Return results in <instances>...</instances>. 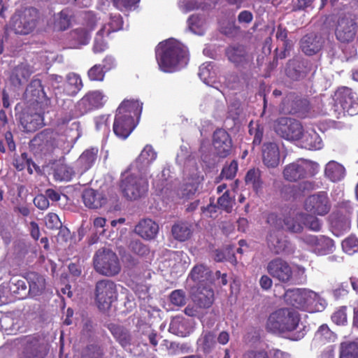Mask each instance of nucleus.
Masks as SVG:
<instances>
[{
  "mask_svg": "<svg viewBox=\"0 0 358 358\" xmlns=\"http://www.w3.org/2000/svg\"><path fill=\"white\" fill-rule=\"evenodd\" d=\"M155 54L159 69L165 73L178 71L185 66L188 62L186 47L173 39L159 43Z\"/></svg>",
  "mask_w": 358,
  "mask_h": 358,
  "instance_id": "1",
  "label": "nucleus"
},
{
  "mask_svg": "<svg viewBox=\"0 0 358 358\" xmlns=\"http://www.w3.org/2000/svg\"><path fill=\"white\" fill-rule=\"evenodd\" d=\"M299 313L289 308H279L271 313L266 322V329L273 333H288L299 325Z\"/></svg>",
  "mask_w": 358,
  "mask_h": 358,
  "instance_id": "2",
  "label": "nucleus"
},
{
  "mask_svg": "<svg viewBox=\"0 0 358 358\" xmlns=\"http://www.w3.org/2000/svg\"><path fill=\"white\" fill-rule=\"evenodd\" d=\"M94 270L101 275L112 277L121 271V265L117 255L110 249L101 248L94 255Z\"/></svg>",
  "mask_w": 358,
  "mask_h": 358,
  "instance_id": "3",
  "label": "nucleus"
},
{
  "mask_svg": "<svg viewBox=\"0 0 358 358\" xmlns=\"http://www.w3.org/2000/svg\"><path fill=\"white\" fill-rule=\"evenodd\" d=\"M267 223L270 227L266 236L268 248L276 254L289 252V243L280 231L283 228L282 219L275 214H270L267 217Z\"/></svg>",
  "mask_w": 358,
  "mask_h": 358,
  "instance_id": "4",
  "label": "nucleus"
},
{
  "mask_svg": "<svg viewBox=\"0 0 358 358\" xmlns=\"http://www.w3.org/2000/svg\"><path fill=\"white\" fill-rule=\"evenodd\" d=\"M131 173L125 176L121 182V189L129 199L135 200L143 196L148 191L147 173L131 170Z\"/></svg>",
  "mask_w": 358,
  "mask_h": 358,
  "instance_id": "5",
  "label": "nucleus"
},
{
  "mask_svg": "<svg viewBox=\"0 0 358 358\" xmlns=\"http://www.w3.org/2000/svg\"><path fill=\"white\" fill-rule=\"evenodd\" d=\"M38 19V10L33 8H25L15 13L10 22V28L16 34L27 35L36 27Z\"/></svg>",
  "mask_w": 358,
  "mask_h": 358,
  "instance_id": "6",
  "label": "nucleus"
},
{
  "mask_svg": "<svg viewBox=\"0 0 358 358\" xmlns=\"http://www.w3.org/2000/svg\"><path fill=\"white\" fill-rule=\"evenodd\" d=\"M318 170L319 165L317 163L300 159L285 166L283 170V177L286 180L295 182L315 175Z\"/></svg>",
  "mask_w": 358,
  "mask_h": 358,
  "instance_id": "7",
  "label": "nucleus"
},
{
  "mask_svg": "<svg viewBox=\"0 0 358 358\" xmlns=\"http://www.w3.org/2000/svg\"><path fill=\"white\" fill-rule=\"evenodd\" d=\"M117 286L110 280H101L95 286V300L99 309L106 310L116 299Z\"/></svg>",
  "mask_w": 358,
  "mask_h": 358,
  "instance_id": "8",
  "label": "nucleus"
},
{
  "mask_svg": "<svg viewBox=\"0 0 358 358\" xmlns=\"http://www.w3.org/2000/svg\"><path fill=\"white\" fill-rule=\"evenodd\" d=\"M21 345L20 358H45L48 353V345L38 336H25L21 338Z\"/></svg>",
  "mask_w": 358,
  "mask_h": 358,
  "instance_id": "9",
  "label": "nucleus"
},
{
  "mask_svg": "<svg viewBox=\"0 0 358 358\" xmlns=\"http://www.w3.org/2000/svg\"><path fill=\"white\" fill-rule=\"evenodd\" d=\"M274 129L279 136L288 141L299 140L303 130L299 121L285 117L277 120Z\"/></svg>",
  "mask_w": 358,
  "mask_h": 358,
  "instance_id": "10",
  "label": "nucleus"
},
{
  "mask_svg": "<svg viewBox=\"0 0 358 358\" xmlns=\"http://www.w3.org/2000/svg\"><path fill=\"white\" fill-rule=\"evenodd\" d=\"M268 273L275 280L282 283H292L294 271L288 262L281 258H275L268 263Z\"/></svg>",
  "mask_w": 358,
  "mask_h": 358,
  "instance_id": "11",
  "label": "nucleus"
},
{
  "mask_svg": "<svg viewBox=\"0 0 358 358\" xmlns=\"http://www.w3.org/2000/svg\"><path fill=\"white\" fill-rule=\"evenodd\" d=\"M126 103L120 104L117 109V114L113 124L115 134L122 139H126L136 126L131 115L123 114V112L127 109L124 108Z\"/></svg>",
  "mask_w": 358,
  "mask_h": 358,
  "instance_id": "12",
  "label": "nucleus"
},
{
  "mask_svg": "<svg viewBox=\"0 0 358 358\" xmlns=\"http://www.w3.org/2000/svg\"><path fill=\"white\" fill-rule=\"evenodd\" d=\"M334 100L349 115L358 113V96L351 89L346 87L339 88L335 93Z\"/></svg>",
  "mask_w": 358,
  "mask_h": 358,
  "instance_id": "13",
  "label": "nucleus"
},
{
  "mask_svg": "<svg viewBox=\"0 0 358 358\" xmlns=\"http://www.w3.org/2000/svg\"><path fill=\"white\" fill-rule=\"evenodd\" d=\"M303 241L318 255L331 253L335 248L334 241L324 236L308 235L303 238Z\"/></svg>",
  "mask_w": 358,
  "mask_h": 358,
  "instance_id": "14",
  "label": "nucleus"
},
{
  "mask_svg": "<svg viewBox=\"0 0 358 358\" xmlns=\"http://www.w3.org/2000/svg\"><path fill=\"white\" fill-rule=\"evenodd\" d=\"M107 97L101 90L90 91L77 103L80 113H85L92 109L102 107L106 102Z\"/></svg>",
  "mask_w": 358,
  "mask_h": 358,
  "instance_id": "15",
  "label": "nucleus"
},
{
  "mask_svg": "<svg viewBox=\"0 0 358 358\" xmlns=\"http://www.w3.org/2000/svg\"><path fill=\"white\" fill-rule=\"evenodd\" d=\"M305 209L318 215H324L330 210L329 199L325 192L309 196L305 201Z\"/></svg>",
  "mask_w": 358,
  "mask_h": 358,
  "instance_id": "16",
  "label": "nucleus"
},
{
  "mask_svg": "<svg viewBox=\"0 0 358 358\" xmlns=\"http://www.w3.org/2000/svg\"><path fill=\"white\" fill-rule=\"evenodd\" d=\"M121 19L119 16H115L111 19V22L107 24H104L97 32L94 39L93 51L95 53H99L104 51L107 48V44L103 40V36L108 35L112 31H116L120 29Z\"/></svg>",
  "mask_w": 358,
  "mask_h": 358,
  "instance_id": "17",
  "label": "nucleus"
},
{
  "mask_svg": "<svg viewBox=\"0 0 358 358\" xmlns=\"http://www.w3.org/2000/svg\"><path fill=\"white\" fill-rule=\"evenodd\" d=\"M357 28V25L352 19L340 18L336 29V36L342 43H349L355 38Z\"/></svg>",
  "mask_w": 358,
  "mask_h": 358,
  "instance_id": "18",
  "label": "nucleus"
},
{
  "mask_svg": "<svg viewBox=\"0 0 358 358\" xmlns=\"http://www.w3.org/2000/svg\"><path fill=\"white\" fill-rule=\"evenodd\" d=\"M264 164L268 169L275 168L280 164V154L278 144L273 141L264 143L262 148Z\"/></svg>",
  "mask_w": 358,
  "mask_h": 358,
  "instance_id": "19",
  "label": "nucleus"
},
{
  "mask_svg": "<svg viewBox=\"0 0 358 358\" xmlns=\"http://www.w3.org/2000/svg\"><path fill=\"white\" fill-rule=\"evenodd\" d=\"M157 152L150 145L144 147L136 160L131 164V170L147 173L148 166L156 159Z\"/></svg>",
  "mask_w": 358,
  "mask_h": 358,
  "instance_id": "20",
  "label": "nucleus"
},
{
  "mask_svg": "<svg viewBox=\"0 0 358 358\" xmlns=\"http://www.w3.org/2000/svg\"><path fill=\"white\" fill-rule=\"evenodd\" d=\"M213 145L217 155L225 157L231 149V141L228 133L223 129H217L213 134Z\"/></svg>",
  "mask_w": 358,
  "mask_h": 358,
  "instance_id": "21",
  "label": "nucleus"
},
{
  "mask_svg": "<svg viewBox=\"0 0 358 358\" xmlns=\"http://www.w3.org/2000/svg\"><path fill=\"white\" fill-rule=\"evenodd\" d=\"M29 284L28 296L34 298L43 294L46 287L45 277L36 272H29L24 276Z\"/></svg>",
  "mask_w": 358,
  "mask_h": 358,
  "instance_id": "22",
  "label": "nucleus"
},
{
  "mask_svg": "<svg viewBox=\"0 0 358 358\" xmlns=\"http://www.w3.org/2000/svg\"><path fill=\"white\" fill-rule=\"evenodd\" d=\"M192 300L195 306L200 308H208L211 306L214 300V292L213 289L208 285H199L196 289L193 292Z\"/></svg>",
  "mask_w": 358,
  "mask_h": 358,
  "instance_id": "23",
  "label": "nucleus"
},
{
  "mask_svg": "<svg viewBox=\"0 0 358 358\" xmlns=\"http://www.w3.org/2000/svg\"><path fill=\"white\" fill-rule=\"evenodd\" d=\"M98 148H92L84 151L74 163V168L78 175H82L89 170L96 160Z\"/></svg>",
  "mask_w": 358,
  "mask_h": 358,
  "instance_id": "24",
  "label": "nucleus"
},
{
  "mask_svg": "<svg viewBox=\"0 0 358 358\" xmlns=\"http://www.w3.org/2000/svg\"><path fill=\"white\" fill-rule=\"evenodd\" d=\"M323 44V38L315 34H309L304 36L300 42L302 52L307 55H313L317 53L322 49Z\"/></svg>",
  "mask_w": 358,
  "mask_h": 358,
  "instance_id": "25",
  "label": "nucleus"
},
{
  "mask_svg": "<svg viewBox=\"0 0 358 358\" xmlns=\"http://www.w3.org/2000/svg\"><path fill=\"white\" fill-rule=\"evenodd\" d=\"M158 230V224L150 219L140 221L135 227V232L145 240L155 238Z\"/></svg>",
  "mask_w": 358,
  "mask_h": 358,
  "instance_id": "26",
  "label": "nucleus"
},
{
  "mask_svg": "<svg viewBox=\"0 0 358 358\" xmlns=\"http://www.w3.org/2000/svg\"><path fill=\"white\" fill-rule=\"evenodd\" d=\"M304 308L308 311H322L326 306V301L316 292L305 289Z\"/></svg>",
  "mask_w": 358,
  "mask_h": 358,
  "instance_id": "27",
  "label": "nucleus"
},
{
  "mask_svg": "<svg viewBox=\"0 0 358 358\" xmlns=\"http://www.w3.org/2000/svg\"><path fill=\"white\" fill-rule=\"evenodd\" d=\"M33 72V68L28 64L17 65L12 71L10 82L14 86H20L27 81Z\"/></svg>",
  "mask_w": 358,
  "mask_h": 358,
  "instance_id": "28",
  "label": "nucleus"
},
{
  "mask_svg": "<svg viewBox=\"0 0 358 358\" xmlns=\"http://www.w3.org/2000/svg\"><path fill=\"white\" fill-rule=\"evenodd\" d=\"M169 330L176 336L185 337L193 331V327L188 320L177 316L171 321Z\"/></svg>",
  "mask_w": 358,
  "mask_h": 358,
  "instance_id": "29",
  "label": "nucleus"
},
{
  "mask_svg": "<svg viewBox=\"0 0 358 358\" xmlns=\"http://www.w3.org/2000/svg\"><path fill=\"white\" fill-rule=\"evenodd\" d=\"M301 147L308 150H320L323 146L322 138L313 129L303 131L301 138Z\"/></svg>",
  "mask_w": 358,
  "mask_h": 358,
  "instance_id": "30",
  "label": "nucleus"
},
{
  "mask_svg": "<svg viewBox=\"0 0 358 358\" xmlns=\"http://www.w3.org/2000/svg\"><path fill=\"white\" fill-rule=\"evenodd\" d=\"M83 200L85 205L90 208H98L106 202L105 197L92 189H87L83 192Z\"/></svg>",
  "mask_w": 358,
  "mask_h": 358,
  "instance_id": "31",
  "label": "nucleus"
},
{
  "mask_svg": "<svg viewBox=\"0 0 358 358\" xmlns=\"http://www.w3.org/2000/svg\"><path fill=\"white\" fill-rule=\"evenodd\" d=\"M189 278L199 285H203V282L212 283L214 281L209 268L201 264L196 265L192 268Z\"/></svg>",
  "mask_w": 358,
  "mask_h": 358,
  "instance_id": "32",
  "label": "nucleus"
},
{
  "mask_svg": "<svg viewBox=\"0 0 358 358\" xmlns=\"http://www.w3.org/2000/svg\"><path fill=\"white\" fill-rule=\"evenodd\" d=\"M10 294L18 299H23L28 296V289L26 282L22 279L12 278L8 282Z\"/></svg>",
  "mask_w": 358,
  "mask_h": 358,
  "instance_id": "33",
  "label": "nucleus"
},
{
  "mask_svg": "<svg viewBox=\"0 0 358 358\" xmlns=\"http://www.w3.org/2000/svg\"><path fill=\"white\" fill-rule=\"evenodd\" d=\"M228 59L236 65H241L250 61V57L246 53L243 46L230 47L227 50Z\"/></svg>",
  "mask_w": 358,
  "mask_h": 358,
  "instance_id": "34",
  "label": "nucleus"
},
{
  "mask_svg": "<svg viewBox=\"0 0 358 358\" xmlns=\"http://www.w3.org/2000/svg\"><path fill=\"white\" fill-rule=\"evenodd\" d=\"M345 170L341 164L331 161L327 164L324 173L327 178L333 182L342 180L345 176Z\"/></svg>",
  "mask_w": 358,
  "mask_h": 358,
  "instance_id": "35",
  "label": "nucleus"
},
{
  "mask_svg": "<svg viewBox=\"0 0 358 358\" xmlns=\"http://www.w3.org/2000/svg\"><path fill=\"white\" fill-rule=\"evenodd\" d=\"M171 234L176 240L185 241L191 236V226L186 222H178L173 225Z\"/></svg>",
  "mask_w": 358,
  "mask_h": 358,
  "instance_id": "36",
  "label": "nucleus"
},
{
  "mask_svg": "<svg viewBox=\"0 0 358 358\" xmlns=\"http://www.w3.org/2000/svg\"><path fill=\"white\" fill-rule=\"evenodd\" d=\"M305 289H294L287 290L285 294V301L297 308H304Z\"/></svg>",
  "mask_w": 358,
  "mask_h": 358,
  "instance_id": "37",
  "label": "nucleus"
},
{
  "mask_svg": "<svg viewBox=\"0 0 358 358\" xmlns=\"http://www.w3.org/2000/svg\"><path fill=\"white\" fill-rule=\"evenodd\" d=\"M304 220L303 213H298L294 216H287L282 220L287 231L293 233H300L303 230V220Z\"/></svg>",
  "mask_w": 358,
  "mask_h": 358,
  "instance_id": "38",
  "label": "nucleus"
},
{
  "mask_svg": "<svg viewBox=\"0 0 358 358\" xmlns=\"http://www.w3.org/2000/svg\"><path fill=\"white\" fill-rule=\"evenodd\" d=\"M199 182L198 179H192L182 184L177 191L178 198L187 200L192 198L197 192Z\"/></svg>",
  "mask_w": 358,
  "mask_h": 358,
  "instance_id": "39",
  "label": "nucleus"
},
{
  "mask_svg": "<svg viewBox=\"0 0 358 358\" xmlns=\"http://www.w3.org/2000/svg\"><path fill=\"white\" fill-rule=\"evenodd\" d=\"M336 335L326 324L321 325L315 334L313 341L317 345L334 342Z\"/></svg>",
  "mask_w": 358,
  "mask_h": 358,
  "instance_id": "40",
  "label": "nucleus"
},
{
  "mask_svg": "<svg viewBox=\"0 0 358 358\" xmlns=\"http://www.w3.org/2000/svg\"><path fill=\"white\" fill-rule=\"evenodd\" d=\"M216 3L217 0H203L202 3H199L196 0H180L178 5L182 11L187 13L199 8H210Z\"/></svg>",
  "mask_w": 358,
  "mask_h": 358,
  "instance_id": "41",
  "label": "nucleus"
},
{
  "mask_svg": "<svg viewBox=\"0 0 358 358\" xmlns=\"http://www.w3.org/2000/svg\"><path fill=\"white\" fill-rule=\"evenodd\" d=\"M24 94L27 98L36 101L45 97L41 81L39 79H33L27 87Z\"/></svg>",
  "mask_w": 358,
  "mask_h": 358,
  "instance_id": "42",
  "label": "nucleus"
},
{
  "mask_svg": "<svg viewBox=\"0 0 358 358\" xmlns=\"http://www.w3.org/2000/svg\"><path fill=\"white\" fill-rule=\"evenodd\" d=\"M215 334L211 331H203L197 341L199 348L204 353H209L216 344Z\"/></svg>",
  "mask_w": 358,
  "mask_h": 358,
  "instance_id": "43",
  "label": "nucleus"
},
{
  "mask_svg": "<svg viewBox=\"0 0 358 358\" xmlns=\"http://www.w3.org/2000/svg\"><path fill=\"white\" fill-rule=\"evenodd\" d=\"M65 91L71 96L76 95L83 87V82L79 75L70 73L66 76Z\"/></svg>",
  "mask_w": 358,
  "mask_h": 358,
  "instance_id": "44",
  "label": "nucleus"
},
{
  "mask_svg": "<svg viewBox=\"0 0 358 358\" xmlns=\"http://www.w3.org/2000/svg\"><path fill=\"white\" fill-rule=\"evenodd\" d=\"M22 124L27 131H34L43 124V117L39 113L24 114L22 117Z\"/></svg>",
  "mask_w": 358,
  "mask_h": 358,
  "instance_id": "45",
  "label": "nucleus"
},
{
  "mask_svg": "<svg viewBox=\"0 0 358 358\" xmlns=\"http://www.w3.org/2000/svg\"><path fill=\"white\" fill-rule=\"evenodd\" d=\"M189 29L198 35H203L207 27V22L203 17L192 15L187 20Z\"/></svg>",
  "mask_w": 358,
  "mask_h": 358,
  "instance_id": "46",
  "label": "nucleus"
},
{
  "mask_svg": "<svg viewBox=\"0 0 358 358\" xmlns=\"http://www.w3.org/2000/svg\"><path fill=\"white\" fill-rule=\"evenodd\" d=\"M76 175L78 174L74 166L71 167L66 164H59L55 170L54 177L57 180L69 181Z\"/></svg>",
  "mask_w": 358,
  "mask_h": 358,
  "instance_id": "47",
  "label": "nucleus"
},
{
  "mask_svg": "<svg viewBox=\"0 0 358 358\" xmlns=\"http://www.w3.org/2000/svg\"><path fill=\"white\" fill-rule=\"evenodd\" d=\"M199 76L208 85L215 83V71L210 63H204L199 67Z\"/></svg>",
  "mask_w": 358,
  "mask_h": 358,
  "instance_id": "48",
  "label": "nucleus"
},
{
  "mask_svg": "<svg viewBox=\"0 0 358 358\" xmlns=\"http://www.w3.org/2000/svg\"><path fill=\"white\" fill-rule=\"evenodd\" d=\"M340 358H358V343H343L341 348Z\"/></svg>",
  "mask_w": 358,
  "mask_h": 358,
  "instance_id": "49",
  "label": "nucleus"
},
{
  "mask_svg": "<svg viewBox=\"0 0 358 358\" xmlns=\"http://www.w3.org/2000/svg\"><path fill=\"white\" fill-rule=\"evenodd\" d=\"M125 102L127 103L124 108L127 109L123 112V114L131 115L132 117V115L139 117L142 111L143 103L139 102L138 100H124L121 104H123Z\"/></svg>",
  "mask_w": 358,
  "mask_h": 358,
  "instance_id": "50",
  "label": "nucleus"
},
{
  "mask_svg": "<svg viewBox=\"0 0 358 358\" xmlns=\"http://www.w3.org/2000/svg\"><path fill=\"white\" fill-rule=\"evenodd\" d=\"M71 38L75 41L73 48H78L80 45H86L90 41V36L84 29H78L71 33Z\"/></svg>",
  "mask_w": 358,
  "mask_h": 358,
  "instance_id": "51",
  "label": "nucleus"
},
{
  "mask_svg": "<svg viewBox=\"0 0 358 358\" xmlns=\"http://www.w3.org/2000/svg\"><path fill=\"white\" fill-rule=\"evenodd\" d=\"M261 172L259 169H252L248 171L245 176V182L247 185H251L255 189L261 187Z\"/></svg>",
  "mask_w": 358,
  "mask_h": 358,
  "instance_id": "52",
  "label": "nucleus"
},
{
  "mask_svg": "<svg viewBox=\"0 0 358 358\" xmlns=\"http://www.w3.org/2000/svg\"><path fill=\"white\" fill-rule=\"evenodd\" d=\"M334 233L339 236L341 233L348 231L350 227V220L348 217L335 219L331 222Z\"/></svg>",
  "mask_w": 358,
  "mask_h": 358,
  "instance_id": "53",
  "label": "nucleus"
},
{
  "mask_svg": "<svg viewBox=\"0 0 358 358\" xmlns=\"http://www.w3.org/2000/svg\"><path fill=\"white\" fill-rule=\"evenodd\" d=\"M106 72L101 64H95L89 69L87 76L92 81H103Z\"/></svg>",
  "mask_w": 358,
  "mask_h": 358,
  "instance_id": "54",
  "label": "nucleus"
},
{
  "mask_svg": "<svg viewBox=\"0 0 358 358\" xmlns=\"http://www.w3.org/2000/svg\"><path fill=\"white\" fill-rule=\"evenodd\" d=\"M343 251L351 255L358 252V239L355 236H350L345 238L342 243Z\"/></svg>",
  "mask_w": 358,
  "mask_h": 358,
  "instance_id": "55",
  "label": "nucleus"
},
{
  "mask_svg": "<svg viewBox=\"0 0 358 358\" xmlns=\"http://www.w3.org/2000/svg\"><path fill=\"white\" fill-rule=\"evenodd\" d=\"M217 204L219 208L226 212L230 213L234 205V199L230 196L229 191H226L222 196L219 197Z\"/></svg>",
  "mask_w": 358,
  "mask_h": 358,
  "instance_id": "56",
  "label": "nucleus"
},
{
  "mask_svg": "<svg viewBox=\"0 0 358 358\" xmlns=\"http://www.w3.org/2000/svg\"><path fill=\"white\" fill-rule=\"evenodd\" d=\"M303 224L309 229L315 231H320L322 227V223L320 219L313 215H306L305 214Z\"/></svg>",
  "mask_w": 358,
  "mask_h": 358,
  "instance_id": "57",
  "label": "nucleus"
},
{
  "mask_svg": "<svg viewBox=\"0 0 358 358\" xmlns=\"http://www.w3.org/2000/svg\"><path fill=\"white\" fill-rule=\"evenodd\" d=\"M171 303L176 306H182L186 303L185 292L180 289L173 291L169 296Z\"/></svg>",
  "mask_w": 358,
  "mask_h": 358,
  "instance_id": "58",
  "label": "nucleus"
},
{
  "mask_svg": "<svg viewBox=\"0 0 358 358\" xmlns=\"http://www.w3.org/2000/svg\"><path fill=\"white\" fill-rule=\"evenodd\" d=\"M45 222L46 227L50 229H57L62 227V222L55 213H48L45 218Z\"/></svg>",
  "mask_w": 358,
  "mask_h": 358,
  "instance_id": "59",
  "label": "nucleus"
},
{
  "mask_svg": "<svg viewBox=\"0 0 358 358\" xmlns=\"http://www.w3.org/2000/svg\"><path fill=\"white\" fill-rule=\"evenodd\" d=\"M332 321L338 325H344L347 323L346 308L341 307L334 313L331 316Z\"/></svg>",
  "mask_w": 358,
  "mask_h": 358,
  "instance_id": "60",
  "label": "nucleus"
},
{
  "mask_svg": "<svg viewBox=\"0 0 358 358\" xmlns=\"http://www.w3.org/2000/svg\"><path fill=\"white\" fill-rule=\"evenodd\" d=\"M238 170V164L236 161H232L229 165L225 166L222 171L221 176L227 179H231L236 176Z\"/></svg>",
  "mask_w": 358,
  "mask_h": 358,
  "instance_id": "61",
  "label": "nucleus"
},
{
  "mask_svg": "<svg viewBox=\"0 0 358 358\" xmlns=\"http://www.w3.org/2000/svg\"><path fill=\"white\" fill-rule=\"evenodd\" d=\"M287 31L285 28H283L282 26H278L276 32V38L279 40L283 41V45L285 46V51L289 50L292 48V43L287 40Z\"/></svg>",
  "mask_w": 358,
  "mask_h": 358,
  "instance_id": "62",
  "label": "nucleus"
},
{
  "mask_svg": "<svg viewBox=\"0 0 358 358\" xmlns=\"http://www.w3.org/2000/svg\"><path fill=\"white\" fill-rule=\"evenodd\" d=\"M115 6L120 10L131 8L140 0H113Z\"/></svg>",
  "mask_w": 358,
  "mask_h": 358,
  "instance_id": "63",
  "label": "nucleus"
},
{
  "mask_svg": "<svg viewBox=\"0 0 358 358\" xmlns=\"http://www.w3.org/2000/svg\"><path fill=\"white\" fill-rule=\"evenodd\" d=\"M27 155L22 153L20 157H16L13 161V166L18 171L23 170L28 165Z\"/></svg>",
  "mask_w": 358,
  "mask_h": 358,
  "instance_id": "64",
  "label": "nucleus"
}]
</instances>
